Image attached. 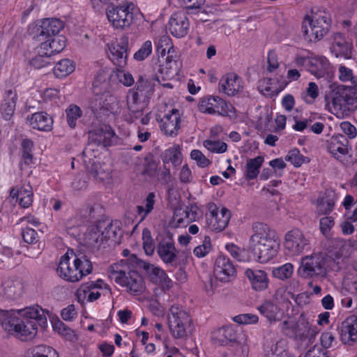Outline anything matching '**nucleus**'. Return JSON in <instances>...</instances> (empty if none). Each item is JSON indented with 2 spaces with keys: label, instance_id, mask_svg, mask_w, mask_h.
I'll use <instances>...</instances> for the list:
<instances>
[{
  "label": "nucleus",
  "instance_id": "1",
  "mask_svg": "<svg viewBox=\"0 0 357 357\" xmlns=\"http://www.w3.org/2000/svg\"><path fill=\"white\" fill-rule=\"evenodd\" d=\"M3 312L1 325L3 329L22 341L32 340L37 334V321L46 323L43 309L38 305L25 307L17 311Z\"/></svg>",
  "mask_w": 357,
  "mask_h": 357
},
{
  "label": "nucleus",
  "instance_id": "2",
  "mask_svg": "<svg viewBox=\"0 0 357 357\" xmlns=\"http://www.w3.org/2000/svg\"><path fill=\"white\" fill-rule=\"evenodd\" d=\"M249 239V250L256 260L261 264L273 259L280 249V240L276 231L268 225L255 222Z\"/></svg>",
  "mask_w": 357,
  "mask_h": 357
},
{
  "label": "nucleus",
  "instance_id": "3",
  "mask_svg": "<svg viewBox=\"0 0 357 357\" xmlns=\"http://www.w3.org/2000/svg\"><path fill=\"white\" fill-rule=\"evenodd\" d=\"M92 268L91 262L85 255H75V258L71 261L68 251L61 257L56 273L61 278L68 282H75L91 273Z\"/></svg>",
  "mask_w": 357,
  "mask_h": 357
},
{
  "label": "nucleus",
  "instance_id": "4",
  "mask_svg": "<svg viewBox=\"0 0 357 357\" xmlns=\"http://www.w3.org/2000/svg\"><path fill=\"white\" fill-rule=\"evenodd\" d=\"M128 266L114 264L109 267V273L111 279L132 295H142L146 289L145 282L140 274L135 271H127Z\"/></svg>",
  "mask_w": 357,
  "mask_h": 357
},
{
  "label": "nucleus",
  "instance_id": "5",
  "mask_svg": "<svg viewBox=\"0 0 357 357\" xmlns=\"http://www.w3.org/2000/svg\"><path fill=\"white\" fill-rule=\"evenodd\" d=\"M155 82L160 84V81L156 75L152 77L139 76L135 87L128 91L126 97V105L130 112L135 114L142 112V107L140 105L146 102L153 95Z\"/></svg>",
  "mask_w": 357,
  "mask_h": 357
},
{
  "label": "nucleus",
  "instance_id": "6",
  "mask_svg": "<svg viewBox=\"0 0 357 357\" xmlns=\"http://www.w3.org/2000/svg\"><path fill=\"white\" fill-rule=\"evenodd\" d=\"M331 24L329 13L325 10H312V15L304 18L302 29L306 39L310 42H317L328 33Z\"/></svg>",
  "mask_w": 357,
  "mask_h": 357
},
{
  "label": "nucleus",
  "instance_id": "7",
  "mask_svg": "<svg viewBox=\"0 0 357 357\" xmlns=\"http://www.w3.org/2000/svg\"><path fill=\"white\" fill-rule=\"evenodd\" d=\"M168 326L175 339L187 340L194 331L190 314L179 305H174L168 314Z\"/></svg>",
  "mask_w": 357,
  "mask_h": 357
},
{
  "label": "nucleus",
  "instance_id": "8",
  "mask_svg": "<svg viewBox=\"0 0 357 357\" xmlns=\"http://www.w3.org/2000/svg\"><path fill=\"white\" fill-rule=\"evenodd\" d=\"M298 273L303 278L324 276L326 274L325 255L322 252H314L302 257Z\"/></svg>",
  "mask_w": 357,
  "mask_h": 357
},
{
  "label": "nucleus",
  "instance_id": "9",
  "mask_svg": "<svg viewBox=\"0 0 357 357\" xmlns=\"http://www.w3.org/2000/svg\"><path fill=\"white\" fill-rule=\"evenodd\" d=\"M133 5L126 1L123 3L107 7L106 15L109 22L116 29L128 27L133 20Z\"/></svg>",
  "mask_w": 357,
  "mask_h": 357
},
{
  "label": "nucleus",
  "instance_id": "10",
  "mask_svg": "<svg viewBox=\"0 0 357 357\" xmlns=\"http://www.w3.org/2000/svg\"><path fill=\"white\" fill-rule=\"evenodd\" d=\"M63 26V22L59 19L47 18L32 24L29 27V31L33 39L43 41L57 36Z\"/></svg>",
  "mask_w": 357,
  "mask_h": 357
},
{
  "label": "nucleus",
  "instance_id": "11",
  "mask_svg": "<svg viewBox=\"0 0 357 357\" xmlns=\"http://www.w3.org/2000/svg\"><path fill=\"white\" fill-rule=\"evenodd\" d=\"M284 247L289 254L298 256L310 250V240L298 229H293L284 235Z\"/></svg>",
  "mask_w": 357,
  "mask_h": 357
},
{
  "label": "nucleus",
  "instance_id": "12",
  "mask_svg": "<svg viewBox=\"0 0 357 357\" xmlns=\"http://www.w3.org/2000/svg\"><path fill=\"white\" fill-rule=\"evenodd\" d=\"M209 214H207V225L213 231H222L228 225L231 218L230 211L222 207L219 211L218 207L214 204L208 205Z\"/></svg>",
  "mask_w": 357,
  "mask_h": 357
},
{
  "label": "nucleus",
  "instance_id": "13",
  "mask_svg": "<svg viewBox=\"0 0 357 357\" xmlns=\"http://www.w3.org/2000/svg\"><path fill=\"white\" fill-rule=\"evenodd\" d=\"M128 38L121 36L116 43L109 47V58L117 68L123 69L127 65Z\"/></svg>",
  "mask_w": 357,
  "mask_h": 357
},
{
  "label": "nucleus",
  "instance_id": "14",
  "mask_svg": "<svg viewBox=\"0 0 357 357\" xmlns=\"http://www.w3.org/2000/svg\"><path fill=\"white\" fill-rule=\"evenodd\" d=\"M119 102L116 97L110 94L96 96L92 102L91 108L94 113L108 116L110 114L119 113Z\"/></svg>",
  "mask_w": 357,
  "mask_h": 357
},
{
  "label": "nucleus",
  "instance_id": "15",
  "mask_svg": "<svg viewBox=\"0 0 357 357\" xmlns=\"http://www.w3.org/2000/svg\"><path fill=\"white\" fill-rule=\"evenodd\" d=\"M213 273L218 280L228 282L234 278L236 268L229 258L219 255L215 261Z\"/></svg>",
  "mask_w": 357,
  "mask_h": 357
},
{
  "label": "nucleus",
  "instance_id": "16",
  "mask_svg": "<svg viewBox=\"0 0 357 357\" xmlns=\"http://www.w3.org/2000/svg\"><path fill=\"white\" fill-rule=\"evenodd\" d=\"M219 91L234 96L243 90V80L235 73H227L219 81Z\"/></svg>",
  "mask_w": 357,
  "mask_h": 357
},
{
  "label": "nucleus",
  "instance_id": "17",
  "mask_svg": "<svg viewBox=\"0 0 357 357\" xmlns=\"http://www.w3.org/2000/svg\"><path fill=\"white\" fill-rule=\"evenodd\" d=\"M157 252L160 259L165 264H172L177 257V250L171 236L161 238L157 246Z\"/></svg>",
  "mask_w": 357,
  "mask_h": 357
},
{
  "label": "nucleus",
  "instance_id": "18",
  "mask_svg": "<svg viewBox=\"0 0 357 357\" xmlns=\"http://www.w3.org/2000/svg\"><path fill=\"white\" fill-rule=\"evenodd\" d=\"M160 129L168 136H176L180 128V114L177 109H172L160 120Z\"/></svg>",
  "mask_w": 357,
  "mask_h": 357
},
{
  "label": "nucleus",
  "instance_id": "19",
  "mask_svg": "<svg viewBox=\"0 0 357 357\" xmlns=\"http://www.w3.org/2000/svg\"><path fill=\"white\" fill-rule=\"evenodd\" d=\"M340 335L345 344L351 345L357 341V316L350 315L342 322Z\"/></svg>",
  "mask_w": 357,
  "mask_h": 357
},
{
  "label": "nucleus",
  "instance_id": "20",
  "mask_svg": "<svg viewBox=\"0 0 357 357\" xmlns=\"http://www.w3.org/2000/svg\"><path fill=\"white\" fill-rule=\"evenodd\" d=\"M189 26L188 17L183 12L174 13L169 21V30L176 38L185 36L188 33Z\"/></svg>",
  "mask_w": 357,
  "mask_h": 357
},
{
  "label": "nucleus",
  "instance_id": "21",
  "mask_svg": "<svg viewBox=\"0 0 357 357\" xmlns=\"http://www.w3.org/2000/svg\"><path fill=\"white\" fill-rule=\"evenodd\" d=\"M137 265L144 270L151 280L155 284H165L169 287L172 282L164 270L147 261L139 260Z\"/></svg>",
  "mask_w": 357,
  "mask_h": 357
},
{
  "label": "nucleus",
  "instance_id": "22",
  "mask_svg": "<svg viewBox=\"0 0 357 357\" xmlns=\"http://www.w3.org/2000/svg\"><path fill=\"white\" fill-rule=\"evenodd\" d=\"M328 152L336 159L349 153V140L342 135L333 136L328 142Z\"/></svg>",
  "mask_w": 357,
  "mask_h": 357
},
{
  "label": "nucleus",
  "instance_id": "23",
  "mask_svg": "<svg viewBox=\"0 0 357 357\" xmlns=\"http://www.w3.org/2000/svg\"><path fill=\"white\" fill-rule=\"evenodd\" d=\"M39 53L47 57L61 52L66 47V38L62 36H57L40 41Z\"/></svg>",
  "mask_w": 357,
  "mask_h": 357
},
{
  "label": "nucleus",
  "instance_id": "24",
  "mask_svg": "<svg viewBox=\"0 0 357 357\" xmlns=\"http://www.w3.org/2000/svg\"><path fill=\"white\" fill-rule=\"evenodd\" d=\"M17 100V94L15 90L8 89L5 91L0 105V113L5 120L8 121L13 116L15 110Z\"/></svg>",
  "mask_w": 357,
  "mask_h": 357
},
{
  "label": "nucleus",
  "instance_id": "25",
  "mask_svg": "<svg viewBox=\"0 0 357 357\" xmlns=\"http://www.w3.org/2000/svg\"><path fill=\"white\" fill-rule=\"evenodd\" d=\"M245 275L254 290L261 291L268 288V278L264 271L247 268L245 271Z\"/></svg>",
  "mask_w": 357,
  "mask_h": 357
},
{
  "label": "nucleus",
  "instance_id": "26",
  "mask_svg": "<svg viewBox=\"0 0 357 357\" xmlns=\"http://www.w3.org/2000/svg\"><path fill=\"white\" fill-rule=\"evenodd\" d=\"M114 132L110 126L104 125L89 132V139L91 142L97 145L107 146L109 145Z\"/></svg>",
  "mask_w": 357,
  "mask_h": 357
},
{
  "label": "nucleus",
  "instance_id": "27",
  "mask_svg": "<svg viewBox=\"0 0 357 357\" xmlns=\"http://www.w3.org/2000/svg\"><path fill=\"white\" fill-rule=\"evenodd\" d=\"M27 121L33 129L48 132L52 129L53 119L46 112H36L27 116Z\"/></svg>",
  "mask_w": 357,
  "mask_h": 357
},
{
  "label": "nucleus",
  "instance_id": "28",
  "mask_svg": "<svg viewBox=\"0 0 357 357\" xmlns=\"http://www.w3.org/2000/svg\"><path fill=\"white\" fill-rule=\"evenodd\" d=\"M22 284L10 278L5 279L1 283V293L6 298L15 300L20 297L22 294Z\"/></svg>",
  "mask_w": 357,
  "mask_h": 357
},
{
  "label": "nucleus",
  "instance_id": "29",
  "mask_svg": "<svg viewBox=\"0 0 357 357\" xmlns=\"http://www.w3.org/2000/svg\"><path fill=\"white\" fill-rule=\"evenodd\" d=\"M333 45L332 50L335 53L337 57L343 56L344 58H349L351 56V45L347 43L342 34L340 33H335L333 36Z\"/></svg>",
  "mask_w": 357,
  "mask_h": 357
},
{
  "label": "nucleus",
  "instance_id": "30",
  "mask_svg": "<svg viewBox=\"0 0 357 357\" xmlns=\"http://www.w3.org/2000/svg\"><path fill=\"white\" fill-rule=\"evenodd\" d=\"M213 338L220 346H232L236 342V333L231 327H223L215 333Z\"/></svg>",
  "mask_w": 357,
  "mask_h": 357
},
{
  "label": "nucleus",
  "instance_id": "31",
  "mask_svg": "<svg viewBox=\"0 0 357 357\" xmlns=\"http://www.w3.org/2000/svg\"><path fill=\"white\" fill-rule=\"evenodd\" d=\"M102 224H98L96 227L91 228L86 234L85 239L86 243L93 247L98 248L107 240L108 232L102 234Z\"/></svg>",
  "mask_w": 357,
  "mask_h": 357
},
{
  "label": "nucleus",
  "instance_id": "32",
  "mask_svg": "<svg viewBox=\"0 0 357 357\" xmlns=\"http://www.w3.org/2000/svg\"><path fill=\"white\" fill-rule=\"evenodd\" d=\"M328 64L325 56H310L307 70L315 76H321L328 69Z\"/></svg>",
  "mask_w": 357,
  "mask_h": 357
},
{
  "label": "nucleus",
  "instance_id": "33",
  "mask_svg": "<svg viewBox=\"0 0 357 357\" xmlns=\"http://www.w3.org/2000/svg\"><path fill=\"white\" fill-rule=\"evenodd\" d=\"M182 158L181 148L178 144H174L166 149L162 155L163 164L166 165L171 162L174 166L179 165L182 162Z\"/></svg>",
  "mask_w": 357,
  "mask_h": 357
},
{
  "label": "nucleus",
  "instance_id": "34",
  "mask_svg": "<svg viewBox=\"0 0 357 357\" xmlns=\"http://www.w3.org/2000/svg\"><path fill=\"white\" fill-rule=\"evenodd\" d=\"M197 213L193 211L192 207H186L185 209L181 211H176L173 216V222L175 226L179 227L185 223L195 221L196 219Z\"/></svg>",
  "mask_w": 357,
  "mask_h": 357
},
{
  "label": "nucleus",
  "instance_id": "35",
  "mask_svg": "<svg viewBox=\"0 0 357 357\" xmlns=\"http://www.w3.org/2000/svg\"><path fill=\"white\" fill-rule=\"evenodd\" d=\"M216 113L220 116H227L231 120H234L237 118L236 111L234 107L230 102H227L219 96H218L215 106V114Z\"/></svg>",
  "mask_w": 357,
  "mask_h": 357
},
{
  "label": "nucleus",
  "instance_id": "36",
  "mask_svg": "<svg viewBox=\"0 0 357 357\" xmlns=\"http://www.w3.org/2000/svg\"><path fill=\"white\" fill-rule=\"evenodd\" d=\"M336 196L334 192L326 193L324 197L317 200V211L320 214L330 213L334 208Z\"/></svg>",
  "mask_w": 357,
  "mask_h": 357
},
{
  "label": "nucleus",
  "instance_id": "37",
  "mask_svg": "<svg viewBox=\"0 0 357 357\" xmlns=\"http://www.w3.org/2000/svg\"><path fill=\"white\" fill-rule=\"evenodd\" d=\"M338 78L342 82L349 83V86L354 90H357V72L341 65L338 68Z\"/></svg>",
  "mask_w": 357,
  "mask_h": 357
},
{
  "label": "nucleus",
  "instance_id": "38",
  "mask_svg": "<svg viewBox=\"0 0 357 357\" xmlns=\"http://www.w3.org/2000/svg\"><path fill=\"white\" fill-rule=\"evenodd\" d=\"M155 195L150 192L144 202V205L136 207L137 215L139 217V222L145 220L147 215L153 211L155 203Z\"/></svg>",
  "mask_w": 357,
  "mask_h": 357
},
{
  "label": "nucleus",
  "instance_id": "39",
  "mask_svg": "<svg viewBox=\"0 0 357 357\" xmlns=\"http://www.w3.org/2000/svg\"><path fill=\"white\" fill-rule=\"evenodd\" d=\"M75 69V63L68 59H64L56 63L54 68V73L57 77H65Z\"/></svg>",
  "mask_w": 357,
  "mask_h": 357
},
{
  "label": "nucleus",
  "instance_id": "40",
  "mask_svg": "<svg viewBox=\"0 0 357 357\" xmlns=\"http://www.w3.org/2000/svg\"><path fill=\"white\" fill-rule=\"evenodd\" d=\"M264 162L262 156H257L252 159H248L245 167V178L248 180L255 178L259 173V169Z\"/></svg>",
  "mask_w": 357,
  "mask_h": 357
},
{
  "label": "nucleus",
  "instance_id": "41",
  "mask_svg": "<svg viewBox=\"0 0 357 357\" xmlns=\"http://www.w3.org/2000/svg\"><path fill=\"white\" fill-rule=\"evenodd\" d=\"M27 357H59V355L52 347L39 344L29 349Z\"/></svg>",
  "mask_w": 357,
  "mask_h": 357
},
{
  "label": "nucleus",
  "instance_id": "42",
  "mask_svg": "<svg viewBox=\"0 0 357 357\" xmlns=\"http://www.w3.org/2000/svg\"><path fill=\"white\" fill-rule=\"evenodd\" d=\"M259 312L270 321H275L279 312L278 307L269 301H264L258 307Z\"/></svg>",
  "mask_w": 357,
  "mask_h": 357
},
{
  "label": "nucleus",
  "instance_id": "43",
  "mask_svg": "<svg viewBox=\"0 0 357 357\" xmlns=\"http://www.w3.org/2000/svg\"><path fill=\"white\" fill-rule=\"evenodd\" d=\"M66 114L68 125L70 128H75L77 120L82 115V111L79 106L72 104L66 109Z\"/></svg>",
  "mask_w": 357,
  "mask_h": 357
},
{
  "label": "nucleus",
  "instance_id": "44",
  "mask_svg": "<svg viewBox=\"0 0 357 357\" xmlns=\"http://www.w3.org/2000/svg\"><path fill=\"white\" fill-rule=\"evenodd\" d=\"M218 96H206L200 99L198 109L202 113L215 114Z\"/></svg>",
  "mask_w": 357,
  "mask_h": 357
},
{
  "label": "nucleus",
  "instance_id": "45",
  "mask_svg": "<svg viewBox=\"0 0 357 357\" xmlns=\"http://www.w3.org/2000/svg\"><path fill=\"white\" fill-rule=\"evenodd\" d=\"M344 85H339L333 91L331 100V107L335 112H341L344 107Z\"/></svg>",
  "mask_w": 357,
  "mask_h": 357
},
{
  "label": "nucleus",
  "instance_id": "46",
  "mask_svg": "<svg viewBox=\"0 0 357 357\" xmlns=\"http://www.w3.org/2000/svg\"><path fill=\"white\" fill-rule=\"evenodd\" d=\"M89 171L94 178L101 181L109 178L110 175V170L109 169H104L100 162H96L91 163Z\"/></svg>",
  "mask_w": 357,
  "mask_h": 357
},
{
  "label": "nucleus",
  "instance_id": "47",
  "mask_svg": "<svg viewBox=\"0 0 357 357\" xmlns=\"http://www.w3.org/2000/svg\"><path fill=\"white\" fill-rule=\"evenodd\" d=\"M319 96V88L316 83L310 82L301 97L307 104H312Z\"/></svg>",
  "mask_w": 357,
  "mask_h": 357
},
{
  "label": "nucleus",
  "instance_id": "48",
  "mask_svg": "<svg viewBox=\"0 0 357 357\" xmlns=\"http://www.w3.org/2000/svg\"><path fill=\"white\" fill-rule=\"evenodd\" d=\"M143 249L146 255L151 256L155 250V243L152 238L151 231L149 229L144 228L142 231Z\"/></svg>",
  "mask_w": 357,
  "mask_h": 357
},
{
  "label": "nucleus",
  "instance_id": "49",
  "mask_svg": "<svg viewBox=\"0 0 357 357\" xmlns=\"http://www.w3.org/2000/svg\"><path fill=\"white\" fill-rule=\"evenodd\" d=\"M293 271L294 266L291 263H287L275 268L273 271V274L275 278H278L282 280H284L291 278L293 274Z\"/></svg>",
  "mask_w": 357,
  "mask_h": 357
},
{
  "label": "nucleus",
  "instance_id": "50",
  "mask_svg": "<svg viewBox=\"0 0 357 357\" xmlns=\"http://www.w3.org/2000/svg\"><path fill=\"white\" fill-rule=\"evenodd\" d=\"M19 199V204L23 208H28L32 204L33 192L30 185H27L26 188H22L20 190Z\"/></svg>",
  "mask_w": 357,
  "mask_h": 357
},
{
  "label": "nucleus",
  "instance_id": "51",
  "mask_svg": "<svg viewBox=\"0 0 357 357\" xmlns=\"http://www.w3.org/2000/svg\"><path fill=\"white\" fill-rule=\"evenodd\" d=\"M212 245L211 243V238L209 236H206L201 245H197L193 250L194 255L199 257H204L211 250Z\"/></svg>",
  "mask_w": 357,
  "mask_h": 357
},
{
  "label": "nucleus",
  "instance_id": "52",
  "mask_svg": "<svg viewBox=\"0 0 357 357\" xmlns=\"http://www.w3.org/2000/svg\"><path fill=\"white\" fill-rule=\"evenodd\" d=\"M153 47L151 40L145 41L141 47L134 54V59L137 61H144L152 52Z\"/></svg>",
  "mask_w": 357,
  "mask_h": 357
},
{
  "label": "nucleus",
  "instance_id": "53",
  "mask_svg": "<svg viewBox=\"0 0 357 357\" xmlns=\"http://www.w3.org/2000/svg\"><path fill=\"white\" fill-rule=\"evenodd\" d=\"M204 145L208 151L217 153H225L227 149V144L218 140H206Z\"/></svg>",
  "mask_w": 357,
  "mask_h": 357
},
{
  "label": "nucleus",
  "instance_id": "54",
  "mask_svg": "<svg viewBox=\"0 0 357 357\" xmlns=\"http://www.w3.org/2000/svg\"><path fill=\"white\" fill-rule=\"evenodd\" d=\"M304 157L298 149L291 150L285 156V160L290 162L295 167H300L304 162Z\"/></svg>",
  "mask_w": 357,
  "mask_h": 357
},
{
  "label": "nucleus",
  "instance_id": "55",
  "mask_svg": "<svg viewBox=\"0 0 357 357\" xmlns=\"http://www.w3.org/2000/svg\"><path fill=\"white\" fill-rule=\"evenodd\" d=\"M126 0H91L92 6L96 11L102 10L105 6L111 8L116 4L123 3Z\"/></svg>",
  "mask_w": 357,
  "mask_h": 357
},
{
  "label": "nucleus",
  "instance_id": "56",
  "mask_svg": "<svg viewBox=\"0 0 357 357\" xmlns=\"http://www.w3.org/2000/svg\"><path fill=\"white\" fill-rule=\"evenodd\" d=\"M103 285L106 286L103 280L100 279H98L96 281L87 282L80 287V288L78 289V293L81 294V292H82L84 295H86V291H90L95 289H102Z\"/></svg>",
  "mask_w": 357,
  "mask_h": 357
},
{
  "label": "nucleus",
  "instance_id": "57",
  "mask_svg": "<svg viewBox=\"0 0 357 357\" xmlns=\"http://www.w3.org/2000/svg\"><path fill=\"white\" fill-rule=\"evenodd\" d=\"M170 48H174L172 45L171 38L166 35L161 36L157 44V52L163 55L165 54L166 50L167 51Z\"/></svg>",
  "mask_w": 357,
  "mask_h": 357
},
{
  "label": "nucleus",
  "instance_id": "58",
  "mask_svg": "<svg viewBox=\"0 0 357 357\" xmlns=\"http://www.w3.org/2000/svg\"><path fill=\"white\" fill-rule=\"evenodd\" d=\"M192 160L197 162V164L201 167H206L210 165V160L206 158L199 150H192L190 153Z\"/></svg>",
  "mask_w": 357,
  "mask_h": 357
},
{
  "label": "nucleus",
  "instance_id": "59",
  "mask_svg": "<svg viewBox=\"0 0 357 357\" xmlns=\"http://www.w3.org/2000/svg\"><path fill=\"white\" fill-rule=\"evenodd\" d=\"M226 250L228 251V252L230 253V255L236 260L239 261H244V255H245V251L241 250L240 248H238L237 245L231 243L227 244L226 245Z\"/></svg>",
  "mask_w": 357,
  "mask_h": 357
},
{
  "label": "nucleus",
  "instance_id": "60",
  "mask_svg": "<svg viewBox=\"0 0 357 357\" xmlns=\"http://www.w3.org/2000/svg\"><path fill=\"white\" fill-rule=\"evenodd\" d=\"M333 226L334 220L332 217L326 216L320 219L319 227L323 234L327 235Z\"/></svg>",
  "mask_w": 357,
  "mask_h": 357
},
{
  "label": "nucleus",
  "instance_id": "61",
  "mask_svg": "<svg viewBox=\"0 0 357 357\" xmlns=\"http://www.w3.org/2000/svg\"><path fill=\"white\" fill-rule=\"evenodd\" d=\"M23 240L27 243H34L37 241V232L31 228L26 227L22 232Z\"/></svg>",
  "mask_w": 357,
  "mask_h": 357
},
{
  "label": "nucleus",
  "instance_id": "62",
  "mask_svg": "<svg viewBox=\"0 0 357 357\" xmlns=\"http://www.w3.org/2000/svg\"><path fill=\"white\" fill-rule=\"evenodd\" d=\"M117 70L119 71L117 76L120 82L126 86H130L133 84L134 78L130 73L125 72L123 69L117 68Z\"/></svg>",
  "mask_w": 357,
  "mask_h": 357
},
{
  "label": "nucleus",
  "instance_id": "63",
  "mask_svg": "<svg viewBox=\"0 0 357 357\" xmlns=\"http://www.w3.org/2000/svg\"><path fill=\"white\" fill-rule=\"evenodd\" d=\"M146 163L144 167V173L149 176H154L158 169V163L152 158H146Z\"/></svg>",
  "mask_w": 357,
  "mask_h": 357
},
{
  "label": "nucleus",
  "instance_id": "64",
  "mask_svg": "<svg viewBox=\"0 0 357 357\" xmlns=\"http://www.w3.org/2000/svg\"><path fill=\"white\" fill-rule=\"evenodd\" d=\"M353 89L352 88L349 86H347L346 85H344V94H343V99H344V104L345 105L351 106V107H357V98H355L350 94L347 93L348 91H350Z\"/></svg>",
  "mask_w": 357,
  "mask_h": 357
}]
</instances>
